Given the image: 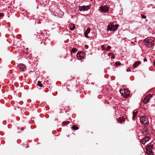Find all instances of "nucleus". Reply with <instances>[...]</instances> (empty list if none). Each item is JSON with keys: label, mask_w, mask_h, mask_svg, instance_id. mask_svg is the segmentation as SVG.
Here are the masks:
<instances>
[{"label": "nucleus", "mask_w": 155, "mask_h": 155, "mask_svg": "<svg viewBox=\"0 0 155 155\" xmlns=\"http://www.w3.org/2000/svg\"><path fill=\"white\" fill-rule=\"evenodd\" d=\"M119 26L118 25H114L113 22H110L107 27V31H115L117 28Z\"/></svg>", "instance_id": "obj_1"}, {"label": "nucleus", "mask_w": 155, "mask_h": 155, "mask_svg": "<svg viewBox=\"0 0 155 155\" xmlns=\"http://www.w3.org/2000/svg\"><path fill=\"white\" fill-rule=\"evenodd\" d=\"M120 93L125 98H128L130 96V92L127 89L121 90Z\"/></svg>", "instance_id": "obj_2"}, {"label": "nucleus", "mask_w": 155, "mask_h": 155, "mask_svg": "<svg viewBox=\"0 0 155 155\" xmlns=\"http://www.w3.org/2000/svg\"><path fill=\"white\" fill-rule=\"evenodd\" d=\"M154 44V41L151 39L146 38L144 40V45L148 48L151 47Z\"/></svg>", "instance_id": "obj_3"}, {"label": "nucleus", "mask_w": 155, "mask_h": 155, "mask_svg": "<svg viewBox=\"0 0 155 155\" xmlns=\"http://www.w3.org/2000/svg\"><path fill=\"white\" fill-rule=\"evenodd\" d=\"M153 145H149L147 147L146 150V153L149 155H152L153 154L152 149Z\"/></svg>", "instance_id": "obj_4"}, {"label": "nucleus", "mask_w": 155, "mask_h": 155, "mask_svg": "<svg viewBox=\"0 0 155 155\" xmlns=\"http://www.w3.org/2000/svg\"><path fill=\"white\" fill-rule=\"evenodd\" d=\"M109 10V8L107 5L100 6L99 9L100 12L103 13H107Z\"/></svg>", "instance_id": "obj_5"}, {"label": "nucleus", "mask_w": 155, "mask_h": 155, "mask_svg": "<svg viewBox=\"0 0 155 155\" xmlns=\"http://www.w3.org/2000/svg\"><path fill=\"white\" fill-rule=\"evenodd\" d=\"M140 122L143 124L147 125L149 124L147 118L145 116H143L140 117Z\"/></svg>", "instance_id": "obj_6"}, {"label": "nucleus", "mask_w": 155, "mask_h": 155, "mask_svg": "<svg viewBox=\"0 0 155 155\" xmlns=\"http://www.w3.org/2000/svg\"><path fill=\"white\" fill-rule=\"evenodd\" d=\"M85 56L84 53L82 51L78 52L77 54V57L78 60H81L83 59Z\"/></svg>", "instance_id": "obj_7"}, {"label": "nucleus", "mask_w": 155, "mask_h": 155, "mask_svg": "<svg viewBox=\"0 0 155 155\" xmlns=\"http://www.w3.org/2000/svg\"><path fill=\"white\" fill-rule=\"evenodd\" d=\"M153 97V94H148L146 96L143 101V102L144 104H147L150 100V98H151Z\"/></svg>", "instance_id": "obj_8"}, {"label": "nucleus", "mask_w": 155, "mask_h": 155, "mask_svg": "<svg viewBox=\"0 0 155 155\" xmlns=\"http://www.w3.org/2000/svg\"><path fill=\"white\" fill-rule=\"evenodd\" d=\"M17 68L19 69V70L21 71H25L26 69L25 65L22 64H18L17 66Z\"/></svg>", "instance_id": "obj_9"}, {"label": "nucleus", "mask_w": 155, "mask_h": 155, "mask_svg": "<svg viewBox=\"0 0 155 155\" xmlns=\"http://www.w3.org/2000/svg\"><path fill=\"white\" fill-rule=\"evenodd\" d=\"M142 133L144 135H146L150 134V132H149L147 128H144L142 131Z\"/></svg>", "instance_id": "obj_10"}, {"label": "nucleus", "mask_w": 155, "mask_h": 155, "mask_svg": "<svg viewBox=\"0 0 155 155\" xmlns=\"http://www.w3.org/2000/svg\"><path fill=\"white\" fill-rule=\"evenodd\" d=\"M126 118L124 117H120L118 120V122L120 123H122L124 122Z\"/></svg>", "instance_id": "obj_11"}, {"label": "nucleus", "mask_w": 155, "mask_h": 155, "mask_svg": "<svg viewBox=\"0 0 155 155\" xmlns=\"http://www.w3.org/2000/svg\"><path fill=\"white\" fill-rule=\"evenodd\" d=\"M91 29L90 28H88L87 29L84 33L85 36L86 37H88L87 36L88 34L90 32Z\"/></svg>", "instance_id": "obj_12"}, {"label": "nucleus", "mask_w": 155, "mask_h": 155, "mask_svg": "<svg viewBox=\"0 0 155 155\" xmlns=\"http://www.w3.org/2000/svg\"><path fill=\"white\" fill-rule=\"evenodd\" d=\"M79 10L80 11H84L85 10H87V9L86 10V7L84 6H79Z\"/></svg>", "instance_id": "obj_13"}, {"label": "nucleus", "mask_w": 155, "mask_h": 155, "mask_svg": "<svg viewBox=\"0 0 155 155\" xmlns=\"http://www.w3.org/2000/svg\"><path fill=\"white\" fill-rule=\"evenodd\" d=\"M140 64V62L139 61H137L133 65L134 68H135L138 66Z\"/></svg>", "instance_id": "obj_14"}, {"label": "nucleus", "mask_w": 155, "mask_h": 155, "mask_svg": "<svg viewBox=\"0 0 155 155\" xmlns=\"http://www.w3.org/2000/svg\"><path fill=\"white\" fill-rule=\"evenodd\" d=\"M138 113L137 111L134 110L133 112V118L134 120L135 119V118L137 116V113Z\"/></svg>", "instance_id": "obj_15"}, {"label": "nucleus", "mask_w": 155, "mask_h": 155, "mask_svg": "<svg viewBox=\"0 0 155 155\" xmlns=\"http://www.w3.org/2000/svg\"><path fill=\"white\" fill-rule=\"evenodd\" d=\"M78 51V49L76 48H73L72 49V51L71 50H70V52L71 53V55L72 54V52L74 53L75 52H77Z\"/></svg>", "instance_id": "obj_16"}, {"label": "nucleus", "mask_w": 155, "mask_h": 155, "mask_svg": "<svg viewBox=\"0 0 155 155\" xmlns=\"http://www.w3.org/2000/svg\"><path fill=\"white\" fill-rule=\"evenodd\" d=\"M70 29L71 30H74L75 28V25L74 24H71L70 26Z\"/></svg>", "instance_id": "obj_17"}, {"label": "nucleus", "mask_w": 155, "mask_h": 155, "mask_svg": "<svg viewBox=\"0 0 155 155\" xmlns=\"http://www.w3.org/2000/svg\"><path fill=\"white\" fill-rule=\"evenodd\" d=\"M146 142L149 140L151 138V137L150 136H146L144 137Z\"/></svg>", "instance_id": "obj_18"}, {"label": "nucleus", "mask_w": 155, "mask_h": 155, "mask_svg": "<svg viewBox=\"0 0 155 155\" xmlns=\"http://www.w3.org/2000/svg\"><path fill=\"white\" fill-rule=\"evenodd\" d=\"M72 128L73 130H76L79 129L78 127L75 125H73L72 126Z\"/></svg>", "instance_id": "obj_19"}, {"label": "nucleus", "mask_w": 155, "mask_h": 155, "mask_svg": "<svg viewBox=\"0 0 155 155\" xmlns=\"http://www.w3.org/2000/svg\"><path fill=\"white\" fill-rule=\"evenodd\" d=\"M37 85L39 87H41L43 86V85L41 83V81H38V83L37 84Z\"/></svg>", "instance_id": "obj_20"}, {"label": "nucleus", "mask_w": 155, "mask_h": 155, "mask_svg": "<svg viewBox=\"0 0 155 155\" xmlns=\"http://www.w3.org/2000/svg\"><path fill=\"white\" fill-rule=\"evenodd\" d=\"M146 142V141L144 138L141 140V143L143 144H144Z\"/></svg>", "instance_id": "obj_21"}, {"label": "nucleus", "mask_w": 155, "mask_h": 155, "mask_svg": "<svg viewBox=\"0 0 155 155\" xmlns=\"http://www.w3.org/2000/svg\"><path fill=\"white\" fill-rule=\"evenodd\" d=\"M111 47L110 46H108L107 47V48H105V50H107V51H109V50L110 49Z\"/></svg>", "instance_id": "obj_22"}, {"label": "nucleus", "mask_w": 155, "mask_h": 155, "mask_svg": "<svg viewBox=\"0 0 155 155\" xmlns=\"http://www.w3.org/2000/svg\"><path fill=\"white\" fill-rule=\"evenodd\" d=\"M115 64L116 65H119L121 64V63L119 62H117L115 63Z\"/></svg>", "instance_id": "obj_23"}, {"label": "nucleus", "mask_w": 155, "mask_h": 155, "mask_svg": "<svg viewBox=\"0 0 155 155\" xmlns=\"http://www.w3.org/2000/svg\"><path fill=\"white\" fill-rule=\"evenodd\" d=\"M115 58V57L114 54H112L111 55V58L114 59Z\"/></svg>", "instance_id": "obj_24"}, {"label": "nucleus", "mask_w": 155, "mask_h": 155, "mask_svg": "<svg viewBox=\"0 0 155 155\" xmlns=\"http://www.w3.org/2000/svg\"><path fill=\"white\" fill-rule=\"evenodd\" d=\"M141 17L143 18H144V19H146V16H145L144 15H141Z\"/></svg>", "instance_id": "obj_25"}, {"label": "nucleus", "mask_w": 155, "mask_h": 155, "mask_svg": "<svg viewBox=\"0 0 155 155\" xmlns=\"http://www.w3.org/2000/svg\"><path fill=\"white\" fill-rule=\"evenodd\" d=\"M101 48L103 50H105V47L103 45H102Z\"/></svg>", "instance_id": "obj_26"}, {"label": "nucleus", "mask_w": 155, "mask_h": 155, "mask_svg": "<svg viewBox=\"0 0 155 155\" xmlns=\"http://www.w3.org/2000/svg\"><path fill=\"white\" fill-rule=\"evenodd\" d=\"M113 53H108V56H110V55L111 56V55Z\"/></svg>", "instance_id": "obj_27"}, {"label": "nucleus", "mask_w": 155, "mask_h": 155, "mask_svg": "<svg viewBox=\"0 0 155 155\" xmlns=\"http://www.w3.org/2000/svg\"><path fill=\"white\" fill-rule=\"evenodd\" d=\"M147 59H146V58H145L144 59H143V61L144 62H146L147 61Z\"/></svg>", "instance_id": "obj_28"}, {"label": "nucleus", "mask_w": 155, "mask_h": 155, "mask_svg": "<svg viewBox=\"0 0 155 155\" xmlns=\"http://www.w3.org/2000/svg\"><path fill=\"white\" fill-rule=\"evenodd\" d=\"M3 14L2 13H0V18L2 16H3Z\"/></svg>", "instance_id": "obj_29"}, {"label": "nucleus", "mask_w": 155, "mask_h": 155, "mask_svg": "<svg viewBox=\"0 0 155 155\" xmlns=\"http://www.w3.org/2000/svg\"><path fill=\"white\" fill-rule=\"evenodd\" d=\"M41 23V22L40 21H38V24H40Z\"/></svg>", "instance_id": "obj_30"}, {"label": "nucleus", "mask_w": 155, "mask_h": 155, "mask_svg": "<svg viewBox=\"0 0 155 155\" xmlns=\"http://www.w3.org/2000/svg\"><path fill=\"white\" fill-rule=\"evenodd\" d=\"M20 132L21 131H18V133H20Z\"/></svg>", "instance_id": "obj_31"}, {"label": "nucleus", "mask_w": 155, "mask_h": 155, "mask_svg": "<svg viewBox=\"0 0 155 155\" xmlns=\"http://www.w3.org/2000/svg\"><path fill=\"white\" fill-rule=\"evenodd\" d=\"M23 130V129H22V128H21V130Z\"/></svg>", "instance_id": "obj_32"}, {"label": "nucleus", "mask_w": 155, "mask_h": 155, "mask_svg": "<svg viewBox=\"0 0 155 155\" xmlns=\"http://www.w3.org/2000/svg\"><path fill=\"white\" fill-rule=\"evenodd\" d=\"M91 1H92L93 0H91Z\"/></svg>", "instance_id": "obj_33"}]
</instances>
